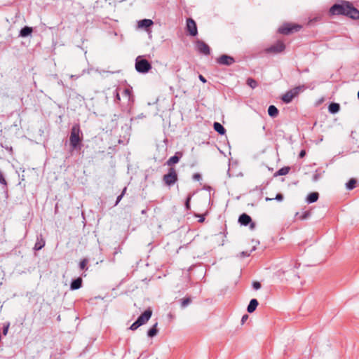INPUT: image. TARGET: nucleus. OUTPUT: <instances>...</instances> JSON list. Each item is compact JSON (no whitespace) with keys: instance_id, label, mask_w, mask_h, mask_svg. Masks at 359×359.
I'll return each mask as SVG.
<instances>
[{"instance_id":"obj_1","label":"nucleus","mask_w":359,"mask_h":359,"mask_svg":"<svg viewBox=\"0 0 359 359\" xmlns=\"http://www.w3.org/2000/svg\"><path fill=\"white\" fill-rule=\"evenodd\" d=\"M329 12L332 15H341L359 20V11L348 1H343L341 4H334L330 7Z\"/></svg>"},{"instance_id":"obj_2","label":"nucleus","mask_w":359,"mask_h":359,"mask_svg":"<svg viewBox=\"0 0 359 359\" xmlns=\"http://www.w3.org/2000/svg\"><path fill=\"white\" fill-rule=\"evenodd\" d=\"M83 133L79 124H74L72 128L69 136V144L72 151L79 150L81 148Z\"/></svg>"},{"instance_id":"obj_3","label":"nucleus","mask_w":359,"mask_h":359,"mask_svg":"<svg viewBox=\"0 0 359 359\" xmlns=\"http://www.w3.org/2000/svg\"><path fill=\"white\" fill-rule=\"evenodd\" d=\"M305 89L304 86H297L288 91H287L285 94L283 95L281 99L283 102L288 104L292 102V100L297 97L301 92H302Z\"/></svg>"},{"instance_id":"obj_4","label":"nucleus","mask_w":359,"mask_h":359,"mask_svg":"<svg viewBox=\"0 0 359 359\" xmlns=\"http://www.w3.org/2000/svg\"><path fill=\"white\" fill-rule=\"evenodd\" d=\"M135 69L140 73H147L151 69V65L147 60L138 56L135 60Z\"/></svg>"},{"instance_id":"obj_5","label":"nucleus","mask_w":359,"mask_h":359,"mask_svg":"<svg viewBox=\"0 0 359 359\" xmlns=\"http://www.w3.org/2000/svg\"><path fill=\"white\" fill-rule=\"evenodd\" d=\"M178 180V175L175 168H170L167 174L163 177V182L168 187L172 186Z\"/></svg>"},{"instance_id":"obj_6","label":"nucleus","mask_w":359,"mask_h":359,"mask_svg":"<svg viewBox=\"0 0 359 359\" xmlns=\"http://www.w3.org/2000/svg\"><path fill=\"white\" fill-rule=\"evenodd\" d=\"M219 65L230 66L235 62V59L228 55H222L216 60Z\"/></svg>"},{"instance_id":"obj_7","label":"nucleus","mask_w":359,"mask_h":359,"mask_svg":"<svg viewBox=\"0 0 359 359\" xmlns=\"http://www.w3.org/2000/svg\"><path fill=\"white\" fill-rule=\"evenodd\" d=\"M285 46L283 41H278L266 49L268 53H279L283 52Z\"/></svg>"},{"instance_id":"obj_8","label":"nucleus","mask_w":359,"mask_h":359,"mask_svg":"<svg viewBox=\"0 0 359 359\" xmlns=\"http://www.w3.org/2000/svg\"><path fill=\"white\" fill-rule=\"evenodd\" d=\"M187 30L191 36H195L198 34L196 22L192 18L187 20Z\"/></svg>"},{"instance_id":"obj_9","label":"nucleus","mask_w":359,"mask_h":359,"mask_svg":"<svg viewBox=\"0 0 359 359\" xmlns=\"http://www.w3.org/2000/svg\"><path fill=\"white\" fill-rule=\"evenodd\" d=\"M302 27L300 25L291 26L290 25H285L278 29V32L280 34L287 35L292 33L294 30L299 31Z\"/></svg>"},{"instance_id":"obj_10","label":"nucleus","mask_w":359,"mask_h":359,"mask_svg":"<svg viewBox=\"0 0 359 359\" xmlns=\"http://www.w3.org/2000/svg\"><path fill=\"white\" fill-rule=\"evenodd\" d=\"M152 311L150 309L145 310L136 320L139 325L145 324L151 317Z\"/></svg>"},{"instance_id":"obj_11","label":"nucleus","mask_w":359,"mask_h":359,"mask_svg":"<svg viewBox=\"0 0 359 359\" xmlns=\"http://www.w3.org/2000/svg\"><path fill=\"white\" fill-rule=\"evenodd\" d=\"M196 48L200 53L205 55L210 54V48L208 44L203 41H198L196 43Z\"/></svg>"},{"instance_id":"obj_12","label":"nucleus","mask_w":359,"mask_h":359,"mask_svg":"<svg viewBox=\"0 0 359 359\" xmlns=\"http://www.w3.org/2000/svg\"><path fill=\"white\" fill-rule=\"evenodd\" d=\"M182 153L180 151H177L173 156H171L165 163V165L170 166L171 168L174 164L177 163L180 161V159L182 157Z\"/></svg>"},{"instance_id":"obj_13","label":"nucleus","mask_w":359,"mask_h":359,"mask_svg":"<svg viewBox=\"0 0 359 359\" xmlns=\"http://www.w3.org/2000/svg\"><path fill=\"white\" fill-rule=\"evenodd\" d=\"M46 241L42 234L37 235L36 241L34 247V250L36 251L41 250L45 245Z\"/></svg>"},{"instance_id":"obj_14","label":"nucleus","mask_w":359,"mask_h":359,"mask_svg":"<svg viewBox=\"0 0 359 359\" xmlns=\"http://www.w3.org/2000/svg\"><path fill=\"white\" fill-rule=\"evenodd\" d=\"M251 222H252L251 217L245 213H243L242 215H241L238 218V222L241 225L245 226L249 225V224Z\"/></svg>"},{"instance_id":"obj_15","label":"nucleus","mask_w":359,"mask_h":359,"mask_svg":"<svg viewBox=\"0 0 359 359\" xmlns=\"http://www.w3.org/2000/svg\"><path fill=\"white\" fill-rule=\"evenodd\" d=\"M32 32H33L32 27H28V26H25L24 27H22L20 29L19 36L25 38V37H27V36L31 35Z\"/></svg>"},{"instance_id":"obj_16","label":"nucleus","mask_w":359,"mask_h":359,"mask_svg":"<svg viewBox=\"0 0 359 359\" xmlns=\"http://www.w3.org/2000/svg\"><path fill=\"white\" fill-rule=\"evenodd\" d=\"M82 286V278L79 277L73 280L70 284V289L72 290H76L81 288Z\"/></svg>"},{"instance_id":"obj_17","label":"nucleus","mask_w":359,"mask_h":359,"mask_svg":"<svg viewBox=\"0 0 359 359\" xmlns=\"http://www.w3.org/2000/svg\"><path fill=\"white\" fill-rule=\"evenodd\" d=\"M154 24L153 21L150 19H143L138 22V27L140 28L147 29Z\"/></svg>"},{"instance_id":"obj_18","label":"nucleus","mask_w":359,"mask_h":359,"mask_svg":"<svg viewBox=\"0 0 359 359\" xmlns=\"http://www.w3.org/2000/svg\"><path fill=\"white\" fill-rule=\"evenodd\" d=\"M259 303L256 299H252L248 306L247 311L248 313H252L255 311Z\"/></svg>"},{"instance_id":"obj_19","label":"nucleus","mask_w":359,"mask_h":359,"mask_svg":"<svg viewBox=\"0 0 359 359\" xmlns=\"http://www.w3.org/2000/svg\"><path fill=\"white\" fill-rule=\"evenodd\" d=\"M213 128L216 132H217L219 135H223L226 133L225 128L223 127V126L218 123L215 122L213 125Z\"/></svg>"},{"instance_id":"obj_20","label":"nucleus","mask_w":359,"mask_h":359,"mask_svg":"<svg viewBox=\"0 0 359 359\" xmlns=\"http://www.w3.org/2000/svg\"><path fill=\"white\" fill-rule=\"evenodd\" d=\"M318 197H319V194L318 192H312L307 196L306 201L309 203H314V202L317 201V200L318 199Z\"/></svg>"},{"instance_id":"obj_21","label":"nucleus","mask_w":359,"mask_h":359,"mask_svg":"<svg viewBox=\"0 0 359 359\" xmlns=\"http://www.w3.org/2000/svg\"><path fill=\"white\" fill-rule=\"evenodd\" d=\"M340 109V105L338 103L332 102L328 107V111L331 114H336Z\"/></svg>"},{"instance_id":"obj_22","label":"nucleus","mask_w":359,"mask_h":359,"mask_svg":"<svg viewBox=\"0 0 359 359\" xmlns=\"http://www.w3.org/2000/svg\"><path fill=\"white\" fill-rule=\"evenodd\" d=\"M268 114L271 117L275 118L278 114V109L274 105H270L268 108Z\"/></svg>"},{"instance_id":"obj_23","label":"nucleus","mask_w":359,"mask_h":359,"mask_svg":"<svg viewBox=\"0 0 359 359\" xmlns=\"http://www.w3.org/2000/svg\"><path fill=\"white\" fill-rule=\"evenodd\" d=\"M157 325L158 323H155L152 327H151L148 332H147V335L148 337H154V336H156L157 334V332H158V330L156 328L157 327Z\"/></svg>"},{"instance_id":"obj_24","label":"nucleus","mask_w":359,"mask_h":359,"mask_svg":"<svg viewBox=\"0 0 359 359\" xmlns=\"http://www.w3.org/2000/svg\"><path fill=\"white\" fill-rule=\"evenodd\" d=\"M356 184L357 180L354 178H352L346 184V187L348 190H352L355 187Z\"/></svg>"},{"instance_id":"obj_25","label":"nucleus","mask_w":359,"mask_h":359,"mask_svg":"<svg viewBox=\"0 0 359 359\" xmlns=\"http://www.w3.org/2000/svg\"><path fill=\"white\" fill-rule=\"evenodd\" d=\"M290 169V167H283L277 171L275 175H285L289 172Z\"/></svg>"},{"instance_id":"obj_26","label":"nucleus","mask_w":359,"mask_h":359,"mask_svg":"<svg viewBox=\"0 0 359 359\" xmlns=\"http://www.w3.org/2000/svg\"><path fill=\"white\" fill-rule=\"evenodd\" d=\"M181 302V307L182 309L187 307L189 304H191V299L190 297H186V298H184V299H182L180 300Z\"/></svg>"},{"instance_id":"obj_27","label":"nucleus","mask_w":359,"mask_h":359,"mask_svg":"<svg viewBox=\"0 0 359 359\" xmlns=\"http://www.w3.org/2000/svg\"><path fill=\"white\" fill-rule=\"evenodd\" d=\"M247 84L252 89L255 88L258 85L257 82L252 78H248L247 79Z\"/></svg>"},{"instance_id":"obj_28","label":"nucleus","mask_w":359,"mask_h":359,"mask_svg":"<svg viewBox=\"0 0 359 359\" xmlns=\"http://www.w3.org/2000/svg\"><path fill=\"white\" fill-rule=\"evenodd\" d=\"M126 189H127V188H126V187H125V188L123 189V191H122L121 194L119 196H117L116 201V203H115V205H117L118 204V203L121 201V200L122 199V198L123 197V196H124V195H125V194H126Z\"/></svg>"},{"instance_id":"obj_29","label":"nucleus","mask_w":359,"mask_h":359,"mask_svg":"<svg viewBox=\"0 0 359 359\" xmlns=\"http://www.w3.org/2000/svg\"><path fill=\"white\" fill-rule=\"evenodd\" d=\"M114 102L115 103H118L119 101L121 100V97H120V95H119V92H118V88H116L114 90Z\"/></svg>"},{"instance_id":"obj_30","label":"nucleus","mask_w":359,"mask_h":359,"mask_svg":"<svg viewBox=\"0 0 359 359\" xmlns=\"http://www.w3.org/2000/svg\"><path fill=\"white\" fill-rule=\"evenodd\" d=\"M88 262V260L87 259H82L79 263V267L81 270H83L86 269V266Z\"/></svg>"},{"instance_id":"obj_31","label":"nucleus","mask_w":359,"mask_h":359,"mask_svg":"<svg viewBox=\"0 0 359 359\" xmlns=\"http://www.w3.org/2000/svg\"><path fill=\"white\" fill-rule=\"evenodd\" d=\"M0 184L4 186H7V182L4 176V174L0 171Z\"/></svg>"},{"instance_id":"obj_32","label":"nucleus","mask_w":359,"mask_h":359,"mask_svg":"<svg viewBox=\"0 0 359 359\" xmlns=\"http://www.w3.org/2000/svg\"><path fill=\"white\" fill-rule=\"evenodd\" d=\"M310 215L311 212L309 211H305L299 216V219H306L310 216Z\"/></svg>"},{"instance_id":"obj_33","label":"nucleus","mask_w":359,"mask_h":359,"mask_svg":"<svg viewBox=\"0 0 359 359\" xmlns=\"http://www.w3.org/2000/svg\"><path fill=\"white\" fill-rule=\"evenodd\" d=\"M140 326H141L140 325H139V323L135 320L130 327V330H137Z\"/></svg>"},{"instance_id":"obj_34","label":"nucleus","mask_w":359,"mask_h":359,"mask_svg":"<svg viewBox=\"0 0 359 359\" xmlns=\"http://www.w3.org/2000/svg\"><path fill=\"white\" fill-rule=\"evenodd\" d=\"M9 326H10V323H8L7 324L4 325L3 332H2L4 335L6 336L7 334Z\"/></svg>"},{"instance_id":"obj_35","label":"nucleus","mask_w":359,"mask_h":359,"mask_svg":"<svg viewBox=\"0 0 359 359\" xmlns=\"http://www.w3.org/2000/svg\"><path fill=\"white\" fill-rule=\"evenodd\" d=\"M123 94L127 97H128V98H130V95H131V90L129 89V88H125L123 91Z\"/></svg>"},{"instance_id":"obj_36","label":"nucleus","mask_w":359,"mask_h":359,"mask_svg":"<svg viewBox=\"0 0 359 359\" xmlns=\"http://www.w3.org/2000/svg\"><path fill=\"white\" fill-rule=\"evenodd\" d=\"M252 287L255 290H259L261 288V283L259 282L255 281L252 283Z\"/></svg>"},{"instance_id":"obj_37","label":"nucleus","mask_w":359,"mask_h":359,"mask_svg":"<svg viewBox=\"0 0 359 359\" xmlns=\"http://www.w3.org/2000/svg\"><path fill=\"white\" fill-rule=\"evenodd\" d=\"M190 200H191V196H189L187 197L186 202H185V208L187 210L190 209Z\"/></svg>"},{"instance_id":"obj_38","label":"nucleus","mask_w":359,"mask_h":359,"mask_svg":"<svg viewBox=\"0 0 359 359\" xmlns=\"http://www.w3.org/2000/svg\"><path fill=\"white\" fill-rule=\"evenodd\" d=\"M193 179L196 181H199L201 179V175L199 173H195L193 175Z\"/></svg>"},{"instance_id":"obj_39","label":"nucleus","mask_w":359,"mask_h":359,"mask_svg":"<svg viewBox=\"0 0 359 359\" xmlns=\"http://www.w3.org/2000/svg\"><path fill=\"white\" fill-rule=\"evenodd\" d=\"M274 199L278 201H282L283 200V195L282 194H278Z\"/></svg>"},{"instance_id":"obj_40","label":"nucleus","mask_w":359,"mask_h":359,"mask_svg":"<svg viewBox=\"0 0 359 359\" xmlns=\"http://www.w3.org/2000/svg\"><path fill=\"white\" fill-rule=\"evenodd\" d=\"M319 177H320V175H319V174H318V173H316V174L313 176V181H314V182L318 181V179H319Z\"/></svg>"},{"instance_id":"obj_41","label":"nucleus","mask_w":359,"mask_h":359,"mask_svg":"<svg viewBox=\"0 0 359 359\" xmlns=\"http://www.w3.org/2000/svg\"><path fill=\"white\" fill-rule=\"evenodd\" d=\"M198 78H199L200 81H202L203 83H206L207 80L205 79V78L203 76L200 74L198 76Z\"/></svg>"},{"instance_id":"obj_42","label":"nucleus","mask_w":359,"mask_h":359,"mask_svg":"<svg viewBox=\"0 0 359 359\" xmlns=\"http://www.w3.org/2000/svg\"><path fill=\"white\" fill-rule=\"evenodd\" d=\"M305 155H306V151H305V150H302V151H300L299 154V158H303V157H304V156H305Z\"/></svg>"},{"instance_id":"obj_43","label":"nucleus","mask_w":359,"mask_h":359,"mask_svg":"<svg viewBox=\"0 0 359 359\" xmlns=\"http://www.w3.org/2000/svg\"><path fill=\"white\" fill-rule=\"evenodd\" d=\"M248 315H244V316L242 317L241 323H244V322L248 319Z\"/></svg>"},{"instance_id":"obj_44","label":"nucleus","mask_w":359,"mask_h":359,"mask_svg":"<svg viewBox=\"0 0 359 359\" xmlns=\"http://www.w3.org/2000/svg\"><path fill=\"white\" fill-rule=\"evenodd\" d=\"M249 224H250V229H254L255 228V223L251 222Z\"/></svg>"},{"instance_id":"obj_45","label":"nucleus","mask_w":359,"mask_h":359,"mask_svg":"<svg viewBox=\"0 0 359 359\" xmlns=\"http://www.w3.org/2000/svg\"><path fill=\"white\" fill-rule=\"evenodd\" d=\"M241 254H242V256H243V257H248V256H249V255H250V254H249V253H248V252H242V253H241Z\"/></svg>"},{"instance_id":"obj_46","label":"nucleus","mask_w":359,"mask_h":359,"mask_svg":"<svg viewBox=\"0 0 359 359\" xmlns=\"http://www.w3.org/2000/svg\"><path fill=\"white\" fill-rule=\"evenodd\" d=\"M78 77H79V76H76V75H71V76H70V78H72V79H77Z\"/></svg>"},{"instance_id":"obj_47","label":"nucleus","mask_w":359,"mask_h":359,"mask_svg":"<svg viewBox=\"0 0 359 359\" xmlns=\"http://www.w3.org/2000/svg\"><path fill=\"white\" fill-rule=\"evenodd\" d=\"M204 217H201L199 219V222H203L204 221Z\"/></svg>"},{"instance_id":"obj_48","label":"nucleus","mask_w":359,"mask_h":359,"mask_svg":"<svg viewBox=\"0 0 359 359\" xmlns=\"http://www.w3.org/2000/svg\"><path fill=\"white\" fill-rule=\"evenodd\" d=\"M141 213H142V215L145 214V213H146V210H142Z\"/></svg>"},{"instance_id":"obj_49","label":"nucleus","mask_w":359,"mask_h":359,"mask_svg":"<svg viewBox=\"0 0 359 359\" xmlns=\"http://www.w3.org/2000/svg\"><path fill=\"white\" fill-rule=\"evenodd\" d=\"M273 198H266V201H271Z\"/></svg>"},{"instance_id":"obj_50","label":"nucleus","mask_w":359,"mask_h":359,"mask_svg":"<svg viewBox=\"0 0 359 359\" xmlns=\"http://www.w3.org/2000/svg\"><path fill=\"white\" fill-rule=\"evenodd\" d=\"M358 97L359 99V91L358 92Z\"/></svg>"}]
</instances>
